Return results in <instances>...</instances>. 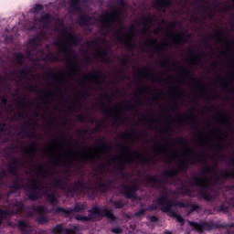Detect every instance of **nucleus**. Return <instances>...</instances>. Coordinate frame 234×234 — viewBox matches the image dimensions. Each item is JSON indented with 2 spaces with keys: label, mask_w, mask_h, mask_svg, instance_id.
Here are the masks:
<instances>
[{
  "label": "nucleus",
  "mask_w": 234,
  "mask_h": 234,
  "mask_svg": "<svg viewBox=\"0 0 234 234\" xmlns=\"http://www.w3.org/2000/svg\"><path fill=\"white\" fill-rule=\"evenodd\" d=\"M22 158L14 159L8 169L11 175H17L25 171L29 178L27 195L31 200H37L41 195L47 196V200L53 205L58 204V191L66 189L67 184L56 172V167H72L76 160L87 162V160H105L108 166L117 165L122 171L125 164H138L144 160V155L130 145L123 144L120 147L119 154H111V145L101 143L100 146H90L83 151H63V144L59 142L46 146L41 150L45 158L51 162L52 168L34 162L37 154V145L32 144L21 150Z\"/></svg>",
  "instance_id": "obj_1"
},
{
  "label": "nucleus",
  "mask_w": 234,
  "mask_h": 234,
  "mask_svg": "<svg viewBox=\"0 0 234 234\" xmlns=\"http://www.w3.org/2000/svg\"><path fill=\"white\" fill-rule=\"evenodd\" d=\"M54 30L58 32V37L55 42L58 51L54 53H48L45 57H42L43 52H37V48L41 45V39L37 37L30 38L28 42L27 58L37 63V61L43 59V61H64L69 71L64 72H47L44 80L47 83V88L42 90L39 93V98L42 103H52L54 98L63 97V89L66 85H72L76 80V74L81 72V64L78 59V55L72 50L74 45L80 43V37H76L72 30L65 27L64 25L55 27Z\"/></svg>",
  "instance_id": "obj_2"
},
{
  "label": "nucleus",
  "mask_w": 234,
  "mask_h": 234,
  "mask_svg": "<svg viewBox=\"0 0 234 234\" xmlns=\"http://www.w3.org/2000/svg\"><path fill=\"white\" fill-rule=\"evenodd\" d=\"M137 36L144 37L147 32L153 34H165V40L158 43L156 38L149 37L145 40L144 45L148 50H152L151 54H158L164 56V52L167 50L169 45H182L187 41L186 33L176 31V23H171L166 28L164 27V19H158L156 16L147 15L140 18L137 22Z\"/></svg>",
  "instance_id": "obj_3"
},
{
  "label": "nucleus",
  "mask_w": 234,
  "mask_h": 234,
  "mask_svg": "<svg viewBox=\"0 0 234 234\" xmlns=\"http://www.w3.org/2000/svg\"><path fill=\"white\" fill-rule=\"evenodd\" d=\"M152 150L154 154L165 156L166 164L176 163V168L165 170V176L166 178H173L180 171H186L188 164H197L204 160V154L202 153H198L187 145L185 146L181 154H178V152L173 149L171 143L167 140L155 142Z\"/></svg>",
  "instance_id": "obj_4"
},
{
  "label": "nucleus",
  "mask_w": 234,
  "mask_h": 234,
  "mask_svg": "<svg viewBox=\"0 0 234 234\" xmlns=\"http://www.w3.org/2000/svg\"><path fill=\"white\" fill-rule=\"evenodd\" d=\"M99 21L101 27V34H104V36L112 34L117 43L125 45L129 50H133V48L136 47L134 26L125 28L123 25H122V20H120V15L117 11L103 13L100 16Z\"/></svg>",
  "instance_id": "obj_5"
},
{
  "label": "nucleus",
  "mask_w": 234,
  "mask_h": 234,
  "mask_svg": "<svg viewBox=\"0 0 234 234\" xmlns=\"http://www.w3.org/2000/svg\"><path fill=\"white\" fill-rule=\"evenodd\" d=\"M218 173L217 166H206L200 174L192 179V183L197 187H201V195L206 200L217 198V192L213 191L209 186L218 184Z\"/></svg>",
  "instance_id": "obj_6"
},
{
  "label": "nucleus",
  "mask_w": 234,
  "mask_h": 234,
  "mask_svg": "<svg viewBox=\"0 0 234 234\" xmlns=\"http://www.w3.org/2000/svg\"><path fill=\"white\" fill-rule=\"evenodd\" d=\"M5 111L14 120H25L28 118V111H30V102L17 101L6 108V100L0 94V110Z\"/></svg>",
  "instance_id": "obj_7"
},
{
  "label": "nucleus",
  "mask_w": 234,
  "mask_h": 234,
  "mask_svg": "<svg viewBox=\"0 0 234 234\" xmlns=\"http://www.w3.org/2000/svg\"><path fill=\"white\" fill-rule=\"evenodd\" d=\"M157 204L160 206L164 213L168 214V217L176 218V221L179 222V224H184V218H182L180 215L176 213V210H175L176 203L169 199V192H167L166 188H163V192L157 199Z\"/></svg>",
  "instance_id": "obj_8"
},
{
  "label": "nucleus",
  "mask_w": 234,
  "mask_h": 234,
  "mask_svg": "<svg viewBox=\"0 0 234 234\" xmlns=\"http://www.w3.org/2000/svg\"><path fill=\"white\" fill-rule=\"evenodd\" d=\"M94 83L95 85H103L105 83V74L101 71H95L87 73L83 78L79 80V85H81L84 90L82 91V98L89 96V85Z\"/></svg>",
  "instance_id": "obj_9"
},
{
  "label": "nucleus",
  "mask_w": 234,
  "mask_h": 234,
  "mask_svg": "<svg viewBox=\"0 0 234 234\" xmlns=\"http://www.w3.org/2000/svg\"><path fill=\"white\" fill-rule=\"evenodd\" d=\"M101 111L106 116H112L114 122L117 123L123 122V108L121 104H115L114 106L107 105L106 103L101 104Z\"/></svg>",
  "instance_id": "obj_10"
},
{
  "label": "nucleus",
  "mask_w": 234,
  "mask_h": 234,
  "mask_svg": "<svg viewBox=\"0 0 234 234\" xmlns=\"http://www.w3.org/2000/svg\"><path fill=\"white\" fill-rule=\"evenodd\" d=\"M88 49L86 50V54L90 52V48H95L93 51V58L98 59L99 61H102V63H109V53L106 49L98 48V43L96 41H90L87 43Z\"/></svg>",
  "instance_id": "obj_11"
},
{
  "label": "nucleus",
  "mask_w": 234,
  "mask_h": 234,
  "mask_svg": "<svg viewBox=\"0 0 234 234\" xmlns=\"http://www.w3.org/2000/svg\"><path fill=\"white\" fill-rule=\"evenodd\" d=\"M213 133L214 131L211 130L210 133L206 132L198 133L197 144L199 145V147H202V149H211V147H213Z\"/></svg>",
  "instance_id": "obj_12"
},
{
  "label": "nucleus",
  "mask_w": 234,
  "mask_h": 234,
  "mask_svg": "<svg viewBox=\"0 0 234 234\" xmlns=\"http://www.w3.org/2000/svg\"><path fill=\"white\" fill-rule=\"evenodd\" d=\"M23 211V203L16 202L10 205L6 210L0 209V224L3 222V218H6L8 215H16Z\"/></svg>",
  "instance_id": "obj_13"
},
{
  "label": "nucleus",
  "mask_w": 234,
  "mask_h": 234,
  "mask_svg": "<svg viewBox=\"0 0 234 234\" xmlns=\"http://www.w3.org/2000/svg\"><path fill=\"white\" fill-rule=\"evenodd\" d=\"M101 217V211L98 207H93L90 210L88 217L77 215L75 218L81 222H89V220H100Z\"/></svg>",
  "instance_id": "obj_14"
},
{
  "label": "nucleus",
  "mask_w": 234,
  "mask_h": 234,
  "mask_svg": "<svg viewBox=\"0 0 234 234\" xmlns=\"http://www.w3.org/2000/svg\"><path fill=\"white\" fill-rule=\"evenodd\" d=\"M136 191H138V181H133L122 188V193H124L127 198H134Z\"/></svg>",
  "instance_id": "obj_15"
},
{
  "label": "nucleus",
  "mask_w": 234,
  "mask_h": 234,
  "mask_svg": "<svg viewBox=\"0 0 234 234\" xmlns=\"http://www.w3.org/2000/svg\"><path fill=\"white\" fill-rule=\"evenodd\" d=\"M85 209V207L83 205L76 204L74 208L67 209L63 207H58L57 211L58 213H63L66 215V217H70V215H74V213H81Z\"/></svg>",
  "instance_id": "obj_16"
},
{
  "label": "nucleus",
  "mask_w": 234,
  "mask_h": 234,
  "mask_svg": "<svg viewBox=\"0 0 234 234\" xmlns=\"http://www.w3.org/2000/svg\"><path fill=\"white\" fill-rule=\"evenodd\" d=\"M7 80L16 81L17 83H23V80H27V70L22 69L15 71L11 76H7Z\"/></svg>",
  "instance_id": "obj_17"
},
{
  "label": "nucleus",
  "mask_w": 234,
  "mask_h": 234,
  "mask_svg": "<svg viewBox=\"0 0 234 234\" xmlns=\"http://www.w3.org/2000/svg\"><path fill=\"white\" fill-rule=\"evenodd\" d=\"M77 229H63L62 225H57L51 229V234H76Z\"/></svg>",
  "instance_id": "obj_18"
},
{
  "label": "nucleus",
  "mask_w": 234,
  "mask_h": 234,
  "mask_svg": "<svg viewBox=\"0 0 234 234\" xmlns=\"http://www.w3.org/2000/svg\"><path fill=\"white\" fill-rule=\"evenodd\" d=\"M171 6V0H154V7L156 10H164V8H169Z\"/></svg>",
  "instance_id": "obj_19"
},
{
  "label": "nucleus",
  "mask_w": 234,
  "mask_h": 234,
  "mask_svg": "<svg viewBox=\"0 0 234 234\" xmlns=\"http://www.w3.org/2000/svg\"><path fill=\"white\" fill-rule=\"evenodd\" d=\"M78 23L81 27H85L86 25H93V23H96V19L89 16H80L79 17Z\"/></svg>",
  "instance_id": "obj_20"
},
{
  "label": "nucleus",
  "mask_w": 234,
  "mask_h": 234,
  "mask_svg": "<svg viewBox=\"0 0 234 234\" xmlns=\"http://www.w3.org/2000/svg\"><path fill=\"white\" fill-rule=\"evenodd\" d=\"M85 187H87V186H85L83 181H79V182L75 183L73 186H71L69 188V193H78V192L83 191V189H85Z\"/></svg>",
  "instance_id": "obj_21"
},
{
  "label": "nucleus",
  "mask_w": 234,
  "mask_h": 234,
  "mask_svg": "<svg viewBox=\"0 0 234 234\" xmlns=\"http://www.w3.org/2000/svg\"><path fill=\"white\" fill-rule=\"evenodd\" d=\"M18 229H20L21 233L23 234H31L32 233V227L29 226L27 222L20 221L18 223Z\"/></svg>",
  "instance_id": "obj_22"
},
{
  "label": "nucleus",
  "mask_w": 234,
  "mask_h": 234,
  "mask_svg": "<svg viewBox=\"0 0 234 234\" xmlns=\"http://www.w3.org/2000/svg\"><path fill=\"white\" fill-rule=\"evenodd\" d=\"M147 182L154 187H162V181H160V177L150 176L147 177Z\"/></svg>",
  "instance_id": "obj_23"
},
{
  "label": "nucleus",
  "mask_w": 234,
  "mask_h": 234,
  "mask_svg": "<svg viewBox=\"0 0 234 234\" xmlns=\"http://www.w3.org/2000/svg\"><path fill=\"white\" fill-rule=\"evenodd\" d=\"M52 23H54V20L50 18V15H45L40 20L42 28H48Z\"/></svg>",
  "instance_id": "obj_24"
},
{
  "label": "nucleus",
  "mask_w": 234,
  "mask_h": 234,
  "mask_svg": "<svg viewBox=\"0 0 234 234\" xmlns=\"http://www.w3.org/2000/svg\"><path fill=\"white\" fill-rule=\"evenodd\" d=\"M217 120L220 125H231L229 116H228L226 113L218 115Z\"/></svg>",
  "instance_id": "obj_25"
},
{
  "label": "nucleus",
  "mask_w": 234,
  "mask_h": 234,
  "mask_svg": "<svg viewBox=\"0 0 234 234\" xmlns=\"http://www.w3.org/2000/svg\"><path fill=\"white\" fill-rule=\"evenodd\" d=\"M188 61L190 65H199L200 61H201V56L200 54L197 55H191L188 58Z\"/></svg>",
  "instance_id": "obj_26"
},
{
  "label": "nucleus",
  "mask_w": 234,
  "mask_h": 234,
  "mask_svg": "<svg viewBox=\"0 0 234 234\" xmlns=\"http://www.w3.org/2000/svg\"><path fill=\"white\" fill-rule=\"evenodd\" d=\"M189 224L191 228H193V229H196V231H197V233H202V231H204V229H206V225L204 224H198L192 221H189Z\"/></svg>",
  "instance_id": "obj_27"
},
{
  "label": "nucleus",
  "mask_w": 234,
  "mask_h": 234,
  "mask_svg": "<svg viewBox=\"0 0 234 234\" xmlns=\"http://www.w3.org/2000/svg\"><path fill=\"white\" fill-rule=\"evenodd\" d=\"M146 123L148 124L149 129H155L156 124L158 123V119L152 117L150 119H146Z\"/></svg>",
  "instance_id": "obj_28"
},
{
  "label": "nucleus",
  "mask_w": 234,
  "mask_h": 234,
  "mask_svg": "<svg viewBox=\"0 0 234 234\" xmlns=\"http://www.w3.org/2000/svg\"><path fill=\"white\" fill-rule=\"evenodd\" d=\"M67 3L69 8H72V10H78L80 8L79 6L80 0H67Z\"/></svg>",
  "instance_id": "obj_29"
},
{
  "label": "nucleus",
  "mask_w": 234,
  "mask_h": 234,
  "mask_svg": "<svg viewBox=\"0 0 234 234\" xmlns=\"http://www.w3.org/2000/svg\"><path fill=\"white\" fill-rule=\"evenodd\" d=\"M111 204L112 206H113V207H115V209H120L123 207V206H125V204L122 200H119V201L111 200Z\"/></svg>",
  "instance_id": "obj_30"
},
{
  "label": "nucleus",
  "mask_w": 234,
  "mask_h": 234,
  "mask_svg": "<svg viewBox=\"0 0 234 234\" xmlns=\"http://www.w3.org/2000/svg\"><path fill=\"white\" fill-rule=\"evenodd\" d=\"M101 215L106 217L107 218H110V220H114V214H112L110 210L108 209H103L101 211Z\"/></svg>",
  "instance_id": "obj_31"
},
{
  "label": "nucleus",
  "mask_w": 234,
  "mask_h": 234,
  "mask_svg": "<svg viewBox=\"0 0 234 234\" xmlns=\"http://www.w3.org/2000/svg\"><path fill=\"white\" fill-rule=\"evenodd\" d=\"M24 58H25V56H23V54H16V55H15V62H16V65H22Z\"/></svg>",
  "instance_id": "obj_32"
},
{
  "label": "nucleus",
  "mask_w": 234,
  "mask_h": 234,
  "mask_svg": "<svg viewBox=\"0 0 234 234\" xmlns=\"http://www.w3.org/2000/svg\"><path fill=\"white\" fill-rule=\"evenodd\" d=\"M139 91L136 93V97L139 98V96H142V94H145L147 93V90H148V88L147 86H142V87H139Z\"/></svg>",
  "instance_id": "obj_33"
},
{
  "label": "nucleus",
  "mask_w": 234,
  "mask_h": 234,
  "mask_svg": "<svg viewBox=\"0 0 234 234\" xmlns=\"http://www.w3.org/2000/svg\"><path fill=\"white\" fill-rule=\"evenodd\" d=\"M219 81L223 89H228V87H229V81L225 77H222L221 79H219Z\"/></svg>",
  "instance_id": "obj_34"
},
{
  "label": "nucleus",
  "mask_w": 234,
  "mask_h": 234,
  "mask_svg": "<svg viewBox=\"0 0 234 234\" xmlns=\"http://www.w3.org/2000/svg\"><path fill=\"white\" fill-rule=\"evenodd\" d=\"M123 138H126V140H133V139H137L138 137L136 136V133H124Z\"/></svg>",
  "instance_id": "obj_35"
},
{
  "label": "nucleus",
  "mask_w": 234,
  "mask_h": 234,
  "mask_svg": "<svg viewBox=\"0 0 234 234\" xmlns=\"http://www.w3.org/2000/svg\"><path fill=\"white\" fill-rule=\"evenodd\" d=\"M112 232L115 234H122L123 233V229H122L120 227H115L112 229Z\"/></svg>",
  "instance_id": "obj_36"
},
{
  "label": "nucleus",
  "mask_w": 234,
  "mask_h": 234,
  "mask_svg": "<svg viewBox=\"0 0 234 234\" xmlns=\"http://www.w3.org/2000/svg\"><path fill=\"white\" fill-rule=\"evenodd\" d=\"M40 10H43V5H37L33 9V14H37Z\"/></svg>",
  "instance_id": "obj_37"
},
{
  "label": "nucleus",
  "mask_w": 234,
  "mask_h": 234,
  "mask_svg": "<svg viewBox=\"0 0 234 234\" xmlns=\"http://www.w3.org/2000/svg\"><path fill=\"white\" fill-rule=\"evenodd\" d=\"M189 74H190L189 69H187V68L182 67L181 75L182 76H189Z\"/></svg>",
  "instance_id": "obj_38"
},
{
  "label": "nucleus",
  "mask_w": 234,
  "mask_h": 234,
  "mask_svg": "<svg viewBox=\"0 0 234 234\" xmlns=\"http://www.w3.org/2000/svg\"><path fill=\"white\" fill-rule=\"evenodd\" d=\"M39 222H40V224H47V222H48V218H47V217H41V218H39Z\"/></svg>",
  "instance_id": "obj_39"
},
{
  "label": "nucleus",
  "mask_w": 234,
  "mask_h": 234,
  "mask_svg": "<svg viewBox=\"0 0 234 234\" xmlns=\"http://www.w3.org/2000/svg\"><path fill=\"white\" fill-rule=\"evenodd\" d=\"M125 109H127V111H134V105H133V103H128L126 104Z\"/></svg>",
  "instance_id": "obj_40"
},
{
  "label": "nucleus",
  "mask_w": 234,
  "mask_h": 234,
  "mask_svg": "<svg viewBox=\"0 0 234 234\" xmlns=\"http://www.w3.org/2000/svg\"><path fill=\"white\" fill-rule=\"evenodd\" d=\"M94 178H95L96 184H100V182H101V175L95 176Z\"/></svg>",
  "instance_id": "obj_41"
},
{
  "label": "nucleus",
  "mask_w": 234,
  "mask_h": 234,
  "mask_svg": "<svg viewBox=\"0 0 234 234\" xmlns=\"http://www.w3.org/2000/svg\"><path fill=\"white\" fill-rule=\"evenodd\" d=\"M172 96H175L176 98H180V92H178V90H174L172 92Z\"/></svg>",
  "instance_id": "obj_42"
},
{
  "label": "nucleus",
  "mask_w": 234,
  "mask_h": 234,
  "mask_svg": "<svg viewBox=\"0 0 234 234\" xmlns=\"http://www.w3.org/2000/svg\"><path fill=\"white\" fill-rule=\"evenodd\" d=\"M6 125L3 122H0V131L1 133H5V129Z\"/></svg>",
  "instance_id": "obj_43"
},
{
  "label": "nucleus",
  "mask_w": 234,
  "mask_h": 234,
  "mask_svg": "<svg viewBox=\"0 0 234 234\" xmlns=\"http://www.w3.org/2000/svg\"><path fill=\"white\" fill-rule=\"evenodd\" d=\"M162 65H163V67H167V65H169V58L163 60Z\"/></svg>",
  "instance_id": "obj_44"
},
{
  "label": "nucleus",
  "mask_w": 234,
  "mask_h": 234,
  "mask_svg": "<svg viewBox=\"0 0 234 234\" xmlns=\"http://www.w3.org/2000/svg\"><path fill=\"white\" fill-rule=\"evenodd\" d=\"M171 130V126L168 124L165 125V130H162V133H168Z\"/></svg>",
  "instance_id": "obj_45"
},
{
  "label": "nucleus",
  "mask_w": 234,
  "mask_h": 234,
  "mask_svg": "<svg viewBox=\"0 0 234 234\" xmlns=\"http://www.w3.org/2000/svg\"><path fill=\"white\" fill-rule=\"evenodd\" d=\"M37 211H38L39 213H43V211H45V207H37Z\"/></svg>",
  "instance_id": "obj_46"
},
{
  "label": "nucleus",
  "mask_w": 234,
  "mask_h": 234,
  "mask_svg": "<svg viewBox=\"0 0 234 234\" xmlns=\"http://www.w3.org/2000/svg\"><path fill=\"white\" fill-rule=\"evenodd\" d=\"M152 220H153V222H158V218H156V217H152Z\"/></svg>",
  "instance_id": "obj_47"
},
{
  "label": "nucleus",
  "mask_w": 234,
  "mask_h": 234,
  "mask_svg": "<svg viewBox=\"0 0 234 234\" xmlns=\"http://www.w3.org/2000/svg\"><path fill=\"white\" fill-rule=\"evenodd\" d=\"M164 234H173V232H172V231H169V230H165V231L164 232Z\"/></svg>",
  "instance_id": "obj_48"
},
{
  "label": "nucleus",
  "mask_w": 234,
  "mask_h": 234,
  "mask_svg": "<svg viewBox=\"0 0 234 234\" xmlns=\"http://www.w3.org/2000/svg\"><path fill=\"white\" fill-rule=\"evenodd\" d=\"M218 138H219V140H222V138H223V137H222V135H219V137H218Z\"/></svg>",
  "instance_id": "obj_49"
},
{
  "label": "nucleus",
  "mask_w": 234,
  "mask_h": 234,
  "mask_svg": "<svg viewBox=\"0 0 234 234\" xmlns=\"http://www.w3.org/2000/svg\"><path fill=\"white\" fill-rule=\"evenodd\" d=\"M218 39H219V41H221L222 38H220V37H218Z\"/></svg>",
  "instance_id": "obj_50"
},
{
  "label": "nucleus",
  "mask_w": 234,
  "mask_h": 234,
  "mask_svg": "<svg viewBox=\"0 0 234 234\" xmlns=\"http://www.w3.org/2000/svg\"><path fill=\"white\" fill-rule=\"evenodd\" d=\"M122 65H125V61H122Z\"/></svg>",
  "instance_id": "obj_51"
},
{
  "label": "nucleus",
  "mask_w": 234,
  "mask_h": 234,
  "mask_svg": "<svg viewBox=\"0 0 234 234\" xmlns=\"http://www.w3.org/2000/svg\"><path fill=\"white\" fill-rule=\"evenodd\" d=\"M218 133H222V130H218Z\"/></svg>",
  "instance_id": "obj_52"
},
{
  "label": "nucleus",
  "mask_w": 234,
  "mask_h": 234,
  "mask_svg": "<svg viewBox=\"0 0 234 234\" xmlns=\"http://www.w3.org/2000/svg\"><path fill=\"white\" fill-rule=\"evenodd\" d=\"M142 50H145V48H143Z\"/></svg>",
  "instance_id": "obj_53"
},
{
  "label": "nucleus",
  "mask_w": 234,
  "mask_h": 234,
  "mask_svg": "<svg viewBox=\"0 0 234 234\" xmlns=\"http://www.w3.org/2000/svg\"><path fill=\"white\" fill-rule=\"evenodd\" d=\"M186 118H189V115H186Z\"/></svg>",
  "instance_id": "obj_54"
}]
</instances>
